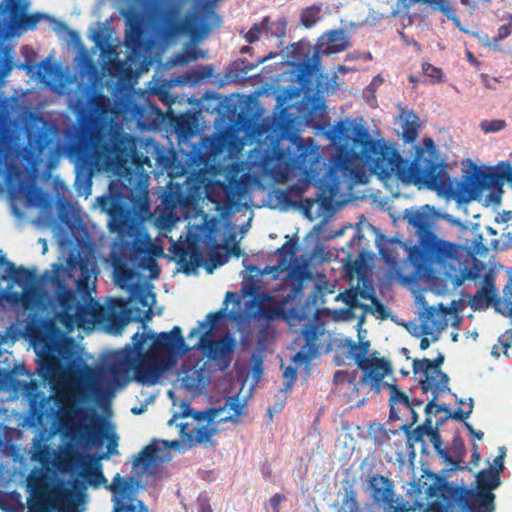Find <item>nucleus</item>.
Masks as SVG:
<instances>
[{
    "label": "nucleus",
    "instance_id": "f257e3e1",
    "mask_svg": "<svg viewBox=\"0 0 512 512\" xmlns=\"http://www.w3.org/2000/svg\"><path fill=\"white\" fill-rule=\"evenodd\" d=\"M353 147L345 153L334 156L328 170L322 175L325 166L318 146L312 138H297V155L292 159V168L303 176L302 184L290 186L288 190H279L277 198L289 203L290 194L301 197L305 187L313 184L319 192L315 198H306V213L318 202L322 205L330 202L339 192L360 181L361 167L369 166L371 172L381 180L394 176L404 185H414L419 189L427 188L436 192L450 189L449 179L443 166L431 153L418 152L410 162L403 159L399 152L383 139L375 140L367 129L357 126L354 129Z\"/></svg>",
    "mask_w": 512,
    "mask_h": 512
},
{
    "label": "nucleus",
    "instance_id": "f03ea898",
    "mask_svg": "<svg viewBox=\"0 0 512 512\" xmlns=\"http://www.w3.org/2000/svg\"><path fill=\"white\" fill-rule=\"evenodd\" d=\"M33 348L38 358V375L44 382L54 386L69 369L74 374L73 385L61 397L66 401L60 410L59 423L67 435L81 437L95 443L102 433L100 427L83 423L86 410L80 404L91 397L100 398L104 389L102 373L83 365L73 350L72 339L52 320L44 321L31 330Z\"/></svg>",
    "mask_w": 512,
    "mask_h": 512
},
{
    "label": "nucleus",
    "instance_id": "7ed1b4c3",
    "mask_svg": "<svg viewBox=\"0 0 512 512\" xmlns=\"http://www.w3.org/2000/svg\"><path fill=\"white\" fill-rule=\"evenodd\" d=\"M109 99L102 93L88 92L78 97L73 106L79 124V136L70 147L75 158L76 183L89 189L96 171L110 172L120 178L131 175L135 154L133 138L120 131L94 130L96 121L108 112Z\"/></svg>",
    "mask_w": 512,
    "mask_h": 512
},
{
    "label": "nucleus",
    "instance_id": "20e7f679",
    "mask_svg": "<svg viewBox=\"0 0 512 512\" xmlns=\"http://www.w3.org/2000/svg\"><path fill=\"white\" fill-rule=\"evenodd\" d=\"M132 345L113 352L106 363L105 373L109 388L123 387L133 379L142 385H155L185 355L187 346L179 326L168 332L139 333L132 337Z\"/></svg>",
    "mask_w": 512,
    "mask_h": 512
},
{
    "label": "nucleus",
    "instance_id": "39448f33",
    "mask_svg": "<svg viewBox=\"0 0 512 512\" xmlns=\"http://www.w3.org/2000/svg\"><path fill=\"white\" fill-rule=\"evenodd\" d=\"M95 264L87 257L69 256L66 266L55 263L52 271L46 270L43 279L54 287L59 310L55 319L72 332L76 327L85 328L95 320V308L90 287Z\"/></svg>",
    "mask_w": 512,
    "mask_h": 512
},
{
    "label": "nucleus",
    "instance_id": "423d86ee",
    "mask_svg": "<svg viewBox=\"0 0 512 512\" xmlns=\"http://www.w3.org/2000/svg\"><path fill=\"white\" fill-rule=\"evenodd\" d=\"M403 219L415 243L408 250V259L419 278H430L437 269L457 257L458 246L438 235L441 214L428 204L403 211Z\"/></svg>",
    "mask_w": 512,
    "mask_h": 512
},
{
    "label": "nucleus",
    "instance_id": "0eeeda50",
    "mask_svg": "<svg viewBox=\"0 0 512 512\" xmlns=\"http://www.w3.org/2000/svg\"><path fill=\"white\" fill-rule=\"evenodd\" d=\"M477 487L469 489L464 486H455L449 490V498L445 506L447 512H494L495 494L493 490L501 484L499 470L493 467L481 470L476 475Z\"/></svg>",
    "mask_w": 512,
    "mask_h": 512
},
{
    "label": "nucleus",
    "instance_id": "6e6552de",
    "mask_svg": "<svg viewBox=\"0 0 512 512\" xmlns=\"http://www.w3.org/2000/svg\"><path fill=\"white\" fill-rule=\"evenodd\" d=\"M225 409L233 411L228 416L219 418V422L235 420L244 414V406L237 397H229L223 408H211L204 412H194L191 408L183 411L182 418H191V422L180 424V433L184 442L190 446L201 443H211L212 437L218 432L216 428L217 418Z\"/></svg>",
    "mask_w": 512,
    "mask_h": 512
},
{
    "label": "nucleus",
    "instance_id": "1a4fd4ad",
    "mask_svg": "<svg viewBox=\"0 0 512 512\" xmlns=\"http://www.w3.org/2000/svg\"><path fill=\"white\" fill-rule=\"evenodd\" d=\"M130 202H124L120 193L100 199L102 209L109 215V230L121 238L132 236L139 213L149 210L148 192L133 196Z\"/></svg>",
    "mask_w": 512,
    "mask_h": 512
},
{
    "label": "nucleus",
    "instance_id": "9d476101",
    "mask_svg": "<svg viewBox=\"0 0 512 512\" xmlns=\"http://www.w3.org/2000/svg\"><path fill=\"white\" fill-rule=\"evenodd\" d=\"M158 22L160 34L166 39H174L181 35L195 38L206 29V24L199 14L193 12L181 18L179 8L174 5L159 13Z\"/></svg>",
    "mask_w": 512,
    "mask_h": 512
},
{
    "label": "nucleus",
    "instance_id": "9b49d317",
    "mask_svg": "<svg viewBox=\"0 0 512 512\" xmlns=\"http://www.w3.org/2000/svg\"><path fill=\"white\" fill-rule=\"evenodd\" d=\"M368 488L375 503L385 504V512H410L405 505H394V491L391 480L383 475L374 474L369 477ZM425 512H447V506L442 502H433Z\"/></svg>",
    "mask_w": 512,
    "mask_h": 512
},
{
    "label": "nucleus",
    "instance_id": "f8f14e48",
    "mask_svg": "<svg viewBox=\"0 0 512 512\" xmlns=\"http://www.w3.org/2000/svg\"><path fill=\"white\" fill-rule=\"evenodd\" d=\"M444 360L445 357L443 354H439L433 360L428 358L413 360V373L415 375H423V378L419 380V385L423 393L429 392L432 387H435L437 391L449 390V377L441 370Z\"/></svg>",
    "mask_w": 512,
    "mask_h": 512
},
{
    "label": "nucleus",
    "instance_id": "ddd939ff",
    "mask_svg": "<svg viewBox=\"0 0 512 512\" xmlns=\"http://www.w3.org/2000/svg\"><path fill=\"white\" fill-rule=\"evenodd\" d=\"M196 346L218 369L225 371L232 363L236 341L229 333L220 339L214 340L207 337L206 331L200 336Z\"/></svg>",
    "mask_w": 512,
    "mask_h": 512
},
{
    "label": "nucleus",
    "instance_id": "4468645a",
    "mask_svg": "<svg viewBox=\"0 0 512 512\" xmlns=\"http://www.w3.org/2000/svg\"><path fill=\"white\" fill-rule=\"evenodd\" d=\"M322 334L318 325L309 322L301 330V334L294 340L300 348L293 356V361L299 365H308L318 354V338Z\"/></svg>",
    "mask_w": 512,
    "mask_h": 512
},
{
    "label": "nucleus",
    "instance_id": "2eb2a0df",
    "mask_svg": "<svg viewBox=\"0 0 512 512\" xmlns=\"http://www.w3.org/2000/svg\"><path fill=\"white\" fill-rule=\"evenodd\" d=\"M137 486L138 481L134 477L130 476L126 478L120 474H116L112 479V483L108 487L115 495L113 499V509L117 504L121 503L123 505H133L140 512H150L148 506H146L141 500L135 498L134 494Z\"/></svg>",
    "mask_w": 512,
    "mask_h": 512
},
{
    "label": "nucleus",
    "instance_id": "dca6fc26",
    "mask_svg": "<svg viewBox=\"0 0 512 512\" xmlns=\"http://www.w3.org/2000/svg\"><path fill=\"white\" fill-rule=\"evenodd\" d=\"M369 350V341L355 342L351 339H346L337 346L336 364L343 365L346 360H353L356 365H359L360 361L372 358L368 356Z\"/></svg>",
    "mask_w": 512,
    "mask_h": 512
},
{
    "label": "nucleus",
    "instance_id": "f3484780",
    "mask_svg": "<svg viewBox=\"0 0 512 512\" xmlns=\"http://www.w3.org/2000/svg\"><path fill=\"white\" fill-rule=\"evenodd\" d=\"M358 368L363 372L362 382L371 383L378 392L380 383L391 372V365L383 358L373 357L360 361Z\"/></svg>",
    "mask_w": 512,
    "mask_h": 512
},
{
    "label": "nucleus",
    "instance_id": "a211bd4d",
    "mask_svg": "<svg viewBox=\"0 0 512 512\" xmlns=\"http://www.w3.org/2000/svg\"><path fill=\"white\" fill-rule=\"evenodd\" d=\"M127 30L125 35V46L134 55H141L149 47V40L142 22L139 19H129L127 21Z\"/></svg>",
    "mask_w": 512,
    "mask_h": 512
},
{
    "label": "nucleus",
    "instance_id": "6ab92c4d",
    "mask_svg": "<svg viewBox=\"0 0 512 512\" xmlns=\"http://www.w3.org/2000/svg\"><path fill=\"white\" fill-rule=\"evenodd\" d=\"M349 38L341 29L331 30L323 34L318 40V52L330 55L344 51L349 47Z\"/></svg>",
    "mask_w": 512,
    "mask_h": 512
},
{
    "label": "nucleus",
    "instance_id": "aec40b11",
    "mask_svg": "<svg viewBox=\"0 0 512 512\" xmlns=\"http://www.w3.org/2000/svg\"><path fill=\"white\" fill-rule=\"evenodd\" d=\"M421 332L424 335H432L434 332H442L447 327L446 313L444 308L430 306L423 314Z\"/></svg>",
    "mask_w": 512,
    "mask_h": 512
},
{
    "label": "nucleus",
    "instance_id": "412c9836",
    "mask_svg": "<svg viewBox=\"0 0 512 512\" xmlns=\"http://www.w3.org/2000/svg\"><path fill=\"white\" fill-rule=\"evenodd\" d=\"M160 448L155 442L146 445L137 455L134 456L132 466L134 469H141L152 475L155 473L160 457Z\"/></svg>",
    "mask_w": 512,
    "mask_h": 512
},
{
    "label": "nucleus",
    "instance_id": "4be33fe9",
    "mask_svg": "<svg viewBox=\"0 0 512 512\" xmlns=\"http://www.w3.org/2000/svg\"><path fill=\"white\" fill-rule=\"evenodd\" d=\"M208 378L203 366L196 363L183 366L180 380L183 387L193 391L204 388L208 383Z\"/></svg>",
    "mask_w": 512,
    "mask_h": 512
},
{
    "label": "nucleus",
    "instance_id": "5701e85b",
    "mask_svg": "<svg viewBox=\"0 0 512 512\" xmlns=\"http://www.w3.org/2000/svg\"><path fill=\"white\" fill-rule=\"evenodd\" d=\"M35 277L30 269L25 267H16V265L8 260L4 255L0 256V278L6 280L10 278L17 284L29 283Z\"/></svg>",
    "mask_w": 512,
    "mask_h": 512
},
{
    "label": "nucleus",
    "instance_id": "b1692460",
    "mask_svg": "<svg viewBox=\"0 0 512 512\" xmlns=\"http://www.w3.org/2000/svg\"><path fill=\"white\" fill-rule=\"evenodd\" d=\"M146 152L151 153V156H145L141 161L142 165L152 167V160H154L157 167L161 168L162 170H166L169 169L173 164V158L169 155V153L153 140L147 142Z\"/></svg>",
    "mask_w": 512,
    "mask_h": 512
},
{
    "label": "nucleus",
    "instance_id": "393cba45",
    "mask_svg": "<svg viewBox=\"0 0 512 512\" xmlns=\"http://www.w3.org/2000/svg\"><path fill=\"white\" fill-rule=\"evenodd\" d=\"M106 455H101L99 457L87 456V461H83L81 463L82 467V476L91 485L95 487H99L102 484L107 482L102 470L100 460L103 459Z\"/></svg>",
    "mask_w": 512,
    "mask_h": 512
},
{
    "label": "nucleus",
    "instance_id": "a878e982",
    "mask_svg": "<svg viewBox=\"0 0 512 512\" xmlns=\"http://www.w3.org/2000/svg\"><path fill=\"white\" fill-rule=\"evenodd\" d=\"M338 298H340L346 305L347 308L344 309L342 312L345 315V319H351L355 317L354 311L356 309H361V319L359 321V324H362L364 322V317L368 311L371 310V306L368 304L361 303L358 299V288L357 289H347L344 292L340 293Z\"/></svg>",
    "mask_w": 512,
    "mask_h": 512
},
{
    "label": "nucleus",
    "instance_id": "bb28decb",
    "mask_svg": "<svg viewBox=\"0 0 512 512\" xmlns=\"http://www.w3.org/2000/svg\"><path fill=\"white\" fill-rule=\"evenodd\" d=\"M508 161L497 164L493 169L481 172L478 179L482 188H500L504 182H507Z\"/></svg>",
    "mask_w": 512,
    "mask_h": 512
},
{
    "label": "nucleus",
    "instance_id": "cd10ccee",
    "mask_svg": "<svg viewBox=\"0 0 512 512\" xmlns=\"http://www.w3.org/2000/svg\"><path fill=\"white\" fill-rule=\"evenodd\" d=\"M27 487L34 500V506L43 507L49 499L48 483L43 476L28 479Z\"/></svg>",
    "mask_w": 512,
    "mask_h": 512
},
{
    "label": "nucleus",
    "instance_id": "c85d7f7f",
    "mask_svg": "<svg viewBox=\"0 0 512 512\" xmlns=\"http://www.w3.org/2000/svg\"><path fill=\"white\" fill-rule=\"evenodd\" d=\"M261 26L267 39L276 38L282 44V40L286 35L287 21L285 18L281 17L272 20L269 16H266L262 19Z\"/></svg>",
    "mask_w": 512,
    "mask_h": 512
},
{
    "label": "nucleus",
    "instance_id": "c756f323",
    "mask_svg": "<svg viewBox=\"0 0 512 512\" xmlns=\"http://www.w3.org/2000/svg\"><path fill=\"white\" fill-rule=\"evenodd\" d=\"M401 117L403 118L402 138L405 143H413L418 138L420 119L412 111H404Z\"/></svg>",
    "mask_w": 512,
    "mask_h": 512
},
{
    "label": "nucleus",
    "instance_id": "7c9ffc66",
    "mask_svg": "<svg viewBox=\"0 0 512 512\" xmlns=\"http://www.w3.org/2000/svg\"><path fill=\"white\" fill-rule=\"evenodd\" d=\"M259 316L266 320H275L284 316L283 303L266 295L258 305Z\"/></svg>",
    "mask_w": 512,
    "mask_h": 512
},
{
    "label": "nucleus",
    "instance_id": "2f4dec72",
    "mask_svg": "<svg viewBox=\"0 0 512 512\" xmlns=\"http://www.w3.org/2000/svg\"><path fill=\"white\" fill-rule=\"evenodd\" d=\"M494 296V285L493 283L486 280L485 284L482 285L477 292L471 297L469 304L473 310H480L488 307Z\"/></svg>",
    "mask_w": 512,
    "mask_h": 512
},
{
    "label": "nucleus",
    "instance_id": "473e14b6",
    "mask_svg": "<svg viewBox=\"0 0 512 512\" xmlns=\"http://www.w3.org/2000/svg\"><path fill=\"white\" fill-rule=\"evenodd\" d=\"M413 2L417 4H426L434 10H439L452 20L457 27H460V19L455 14L450 0H413Z\"/></svg>",
    "mask_w": 512,
    "mask_h": 512
},
{
    "label": "nucleus",
    "instance_id": "72a5a7b5",
    "mask_svg": "<svg viewBox=\"0 0 512 512\" xmlns=\"http://www.w3.org/2000/svg\"><path fill=\"white\" fill-rule=\"evenodd\" d=\"M478 178L470 176L465 181H460L456 185V196L460 201H469L473 199L479 188Z\"/></svg>",
    "mask_w": 512,
    "mask_h": 512
},
{
    "label": "nucleus",
    "instance_id": "f704fd0d",
    "mask_svg": "<svg viewBox=\"0 0 512 512\" xmlns=\"http://www.w3.org/2000/svg\"><path fill=\"white\" fill-rule=\"evenodd\" d=\"M154 297H155L154 294L147 292L141 286H139V285L132 286L130 299L131 300L135 299L143 307H147V310L145 311L147 320H150L152 317V314H153L150 298L154 299Z\"/></svg>",
    "mask_w": 512,
    "mask_h": 512
},
{
    "label": "nucleus",
    "instance_id": "c9c22d12",
    "mask_svg": "<svg viewBox=\"0 0 512 512\" xmlns=\"http://www.w3.org/2000/svg\"><path fill=\"white\" fill-rule=\"evenodd\" d=\"M27 142L32 149L42 152L47 144L46 135L41 129H28Z\"/></svg>",
    "mask_w": 512,
    "mask_h": 512
},
{
    "label": "nucleus",
    "instance_id": "e433bc0d",
    "mask_svg": "<svg viewBox=\"0 0 512 512\" xmlns=\"http://www.w3.org/2000/svg\"><path fill=\"white\" fill-rule=\"evenodd\" d=\"M13 433V428L0 424V453L10 454L14 449Z\"/></svg>",
    "mask_w": 512,
    "mask_h": 512
},
{
    "label": "nucleus",
    "instance_id": "4c0bfd02",
    "mask_svg": "<svg viewBox=\"0 0 512 512\" xmlns=\"http://www.w3.org/2000/svg\"><path fill=\"white\" fill-rule=\"evenodd\" d=\"M320 7L311 6L301 12V23L306 28L313 27L320 20Z\"/></svg>",
    "mask_w": 512,
    "mask_h": 512
},
{
    "label": "nucleus",
    "instance_id": "58836bf2",
    "mask_svg": "<svg viewBox=\"0 0 512 512\" xmlns=\"http://www.w3.org/2000/svg\"><path fill=\"white\" fill-rule=\"evenodd\" d=\"M385 385L390 389V406H391V414L393 413V406L395 404H403L405 406L410 405L409 397L402 392L396 384H388Z\"/></svg>",
    "mask_w": 512,
    "mask_h": 512
},
{
    "label": "nucleus",
    "instance_id": "ea45409f",
    "mask_svg": "<svg viewBox=\"0 0 512 512\" xmlns=\"http://www.w3.org/2000/svg\"><path fill=\"white\" fill-rule=\"evenodd\" d=\"M433 393L432 399L426 404L425 406V413L426 414H438L440 412H446L450 413V410L447 408L445 404H436V400L438 399L439 395L443 393L444 391H437L435 387H432L430 389Z\"/></svg>",
    "mask_w": 512,
    "mask_h": 512
},
{
    "label": "nucleus",
    "instance_id": "a19ab883",
    "mask_svg": "<svg viewBox=\"0 0 512 512\" xmlns=\"http://www.w3.org/2000/svg\"><path fill=\"white\" fill-rule=\"evenodd\" d=\"M424 144H425L426 147L429 148V150L419 149V150H417L416 154H418V152H420V151H424L425 153H431L433 155V157H435V159H437V162L440 163L443 166V169H444V171H445V173H446V175H447V177L449 179V182H450V189H449V191H447V192H438V193L439 194H449V193H451L454 188H453V182H452L451 178L449 177V175L447 173V170H446L447 165L435 153V151H434V143H433L431 138H425L424 139ZM416 156L417 155H415V157Z\"/></svg>",
    "mask_w": 512,
    "mask_h": 512
},
{
    "label": "nucleus",
    "instance_id": "79ce46f5",
    "mask_svg": "<svg viewBox=\"0 0 512 512\" xmlns=\"http://www.w3.org/2000/svg\"><path fill=\"white\" fill-rule=\"evenodd\" d=\"M423 75L429 77L432 83H440L443 81V72L440 68L428 62L422 63Z\"/></svg>",
    "mask_w": 512,
    "mask_h": 512
},
{
    "label": "nucleus",
    "instance_id": "37998d69",
    "mask_svg": "<svg viewBox=\"0 0 512 512\" xmlns=\"http://www.w3.org/2000/svg\"><path fill=\"white\" fill-rule=\"evenodd\" d=\"M506 127L505 120L502 119H493V120H483L480 123V128L485 133H494L503 130Z\"/></svg>",
    "mask_w": 512,
    "mask_h": 512
},
{
    "label": "nucleus",
    "instance_id": "c03bdc74",
    "mask_svg": "<svg viewBox=\"0 0 512 512\" xmlns=\"http://www.w3.org/2000/svg\"><path fill=\"white\" fill-rule=\"evenodd\" d=\"M430 441L432 442L435 451L441 458L450 463L455 462L449 455L447 449L443 447V442L439 432H437L432 438H430Z\"/></svg>",
    "mask_w": 512,
    "mask_h": 512
},
{
    "label": "nucleus",
    "instance_id": "a18cd8bd",
    "mask_svg": "<svg viewBox=\"0 0 512 512\" xmlns=\"http://www.w3.org/2000/svg\"><path fill=\"white\" fill-rule=\"evenodd\" d=\"M231 140V134L228 132H221L213 139L212 147L216 153H221L228 148Z\"/></svg>",
    "mask_w": 512,
    "mask_h": 512
},
{
    "label": "nucleus",
    "instance_id": "49530a36",
    "mask_svg": "<svg viewBox=\"0 0 512 512\" xmlns=\"http://www.w3.org/2000/svg\"><path fill=\"white\" fill-rule=\"evenodd\" d=\"M451 451L459 461H462L466 455L465 443L459 434H456L452 440Z\"/></svg>",
    "mask_w": 512,
    "mask_h": 512
},
{
    "label": "nucleus",
    "instance_id": "de8ad7c7",
    "mask_svg": "<svg viewBox=\"0 0 512 512\" xmlns=\"http://www.w3.org/2000/svg\"><path fill=\"white\" fill-rule=\"evenodd\" d=\"M134 278V271L131 268H118L116 270V282L120 287H125Z\"/></svg>",
    "mask_w": 512,
    "mask_h": 512
},
{
    "label": "nucleus",
    "instance_id": "09e8293b",
    "mask_svg": "<svg viewBox=\"0 0 512 512\" xmlns=\"http://www.w3.org/2000/svg\"><path fill=\"white\" fill-rule=\"evenodd\" d=\"M55 72V66L51 64L50 60L44 59L38 65L37 76L40 79H45L46 77L54 76Z\"/></svg>",
    "mask_w": 512,
    "mask_h": 512
},
{
    "label": "nucleus",
    "instance_id": "8fccbe9b",
    "mask_svg": "<svg viewBox=\"0 0 512 512\" xmlns=\"http://www.w3.org/2000/svg\"><path fill=\"white\" fill-rule=\"evenodd\" d=\"M473 412V399L469 398L468 410L463 411L461 408L455 409L453 412L450 411L448 417L453 420L464 422L466 419L470 417Z\"/></svg>",
    "mask_w": 512,
    "mask_h": 512
},
{
    "label": "nucleus",
    "instance_id": "3c124183",
    "mask_svg": "<svg viewBox=\"0 0 512 512\" xmlns=\"http://www.w3.org/2000/svg\"><path fill=\"white\" fill-rule=\"evenodd\" d=\"M223 317V312L221 310L216 312H210L206 316V321L200 322L199 326L202 329H207L209 327V331L216 325L218 321H220Z\"/></svg>",
    "mask_w": 512,
    "mask_h": 512
},
{
    "label": "nucleus",
    "instance_id": "603ef678",
    "mask_svg": "<svg viewBox=\"0 0 512 512\" xmlns=\"http://www.w3.org/2000/svg\"><path fill=\"white\" fill-rule=\"evenodd\" d=\"M261 34H264L263 28L261 26V22L255 23L251 26V28L245 34L244 38H245L246 42L251 44V43L256 42L260 38Z\"/></svg>",
    "mask_w": 512,
    "mask_h": 512
},
{
    "label": "nucleus",
    "instance_id": "864d4df0",
    "mask_svg": "<svg viewBox=\"0 0 512 512\" xmlns=\"http://www.w3.org/2000/svg\"><path fill=\"white\" fill-rule=\"evenodd\" d=\"M373 308L369 312L377 315L381 320H385L388 317V310L386 306L381 303V301L377 297H373L372 302Z\"/></svg>",
    "mask_w": 512,
    "mask_h": 512
},
{
    "label": "nucleus",
    "instance_id": "5fc2aeb1",
    "mask_svg": "<svg viewBox=\"0 0 512 512\" xmlns=\"http://www.w3.org/2000/svg\"><path fill=\"white\" fill-rule=\"evenodd\" d=\"M411 429V425H407V424H404L402 426V430H404L406 432V434L408 435V439L409 441H412V442H421L423 441V437L425 436L422 432V428L419 426H417L412 432L410 431Z\"/></svg>",
    "mask_w": 512,
    "mask_h": 512
},
{
    "label": "nucleus",
    "instance_id": "6e6d98bb",
    "mask_svg": "<svg viewBox=\"0 0 512 512\" xmlns=\"http://www.w3.org/2000/svg\"><path fill=\"white\" fill-rule=\"evenodd\" d=\"M283 376L286 380L284 382V387L281 389V391L286 392L292 388V386L296 380V370L293 369L292 367H288L284 371Z\"/></svg>",
    "mask_w": 512,
    "mask_h": 512
},
{
    "label": "nucleus",
    "instance_id": "4d7b16f0",
    "mask_svg": "<svg viewBox=\"0 0 512 512\" xmlns=\"http://www.w3.org/2000/svg\"><path fill=\"white\" fill-rule=\"evenodd\" d=\"M41 19V15L39 14H30V15H25L23 18H22V26L26 29H34L37 24L39 23Z\"/></svg>",
    "mask_w": 512,
    "mask_h": 512
},
{
    "label": "nucleus",
    "instance_id": "13d9d810",
    "mask_svg": "<svg viewBox=\"0 0 512 512\" xmlns=\"http://www.w3.org/2000/svg\"><path fill=\"white\" fill-rule=\"evenodd\" d=\"M286 500V496L284 494L276 493L270 498V504L274 510V512H280V506L283 501Z\"/></svg>",
    "mask_w": 512,
    "mask_h": 512
},
{
    "label": "nucleus",
    "instance_id": "bf43d9fd",
    "mask_svg": "<svg viewBox=\"0 0 512 512\" xmlns=\"http://www.w3.org/2000/svg\"><path fill=\"white\" fill-rule=\"evenodd\" d=\"M333 380L336 384H343V383H351L352 380H351V377L349 375L348 372L346 371H342V370H338L334 373V377H333Z\"/></svg>",
    "mask_w": 512,
    "mask_h": 512
},
{
    "label": "nucleus",
    "instance_id": "052dcab7",
    "mask_svg": "<svg viewBox=\"0 0 512 512\" xmlns=\"http://www.w3.org/2000/svg\"><path fill=\"white\" fill-rule=\"evenodd\" d=\"M420 427L422 428L423 434L429 438H432L437 432H439L437 429L432 427V420L430 418H427Z\"/></svg>",
    "mask_w": 512,
    "mask_h": 512
},
{
    "label": "nucleus",
    "instance_id": "680f3d73",
    "mask_svg": "<svg viewBox=\"0 0 512 512\" xmlns=\"http://www.w3.org/2000/svg\"><path fill=\"white\" fill-rule=\"evenodd\" d=\"M278 253L292 257L295 254V244L291 242L284 243L282 247L278 249Z\"/></svg>",
    "mask_w": 512,
    "mask_h": 512
},
{
    "label": "nucleus",
    "instance_id": "e2e57ef3",
    "mask_svg": "<svg viewBox=\"0 0 512 512\" xmlns=\"http://www.w3.org/2000/svg\"><path fill=\"white\" fill-rule=\"evenodd\" d=\"M198 53L194 48L186 50L185 54L182 55V63H188L190 61H196L198 59Z\"/></svg>",
    "mask_w": 512,
    "mask_h": 512
},
{
    "label": "nucleus",
    "instance_id": "0e129e2a",
    "mask_svg": "<svg viewBox=\"0 0 512 512\" xmlns=\"http://www.w3.org/2000/svg\"><path fill=\"white\" fill-rule=\"evenodd\" d=\"M113 512H140L133 505H123L117 504V506L113 509Z\"/></svg>",
    "mask_w": 512,
    "mask_h": 512
},
{
    "label": "nucleus",
    "instance_id": "69168bd1",
    "mask_svg": "<svg viewBox=\"0 0 512 512\" xmlns=\"http://www.w3.org/2000/svg\"><path fill=\"white\" fill-rule=\"evenodd\" d=\"M174 253H175L176 256L179 257V261L180 262H186L187 261L188 252L184 249V247H182V246H175Z\"/></svg>",
    "mask_w": 512,
    "mask_h": 512
},
{
    "label": "nucleus",
    "instance_id": "338daca9",
    "mask_svg": "<svg viewBox=\"0 0 512 512\" xmlns=\"http://www.w3.org/2000/svg\"><path fill=\"white\" fill-rule=\"evenodd\" d=\"M359 297H361L362 299H365V300H371V302H373V297H376V296L372 290L369 291L366 289H362V290L358 289V298Z\"/></svg>",
    "mask_w": 512,
    "mask_h": 512
},
{
    "label": "nucleus",
    "instance_id": "774afa93",
    "mask_svg": "<svg viewBox=\"0 0 512 512\" xmlns=\"http://www.w3.org/2000/svg\"><path fill=\"white\" fill-rule=\"evenodd\" d=\"M167 207L175 208L177 205V200L175 199V196L171 193H167L164 197L163 201Z\"/></svg>",
    "mask_w": 512,
    "mask_h": 512
}]
</instances>
